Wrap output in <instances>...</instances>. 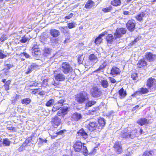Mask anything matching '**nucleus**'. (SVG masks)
<instances>
[{"label": "nucleus", "instance_id": "58836bf2", "mask_svg": "<svg viewBox=\"0 0 156 156\" xmlns=\"http://www.w3.org/2000/svg\"><path fill=\"white\" fill-rule=\"evenodd\" d=\"M51 53V50L49 48H45L44 50V54L46 56H47L49 55Z\"/></svg>", "mask_w": 156, "mask_h": 156}, {"label": "nucleus", "instance_id": "a18cd8bd", "mask_svg": "<svg viewBox=\"0 0 156 156\" xmlns=\"http://www.w3.org/2000/svg\"><path fill=\"white\" fill-rule=\"evenodd\" d=\"M32 53H34V55H38L40 54V51L38 50V48L35 49H33Z\"/></svg>", "mask_w": 156, "mask_h": 156}, {"label": "nucleus", "instance_id": "a19ab883", "mask_svg": "<svg viewBox=\"0 0 156 156\" xmlns=\"http://www.w3.org/2000/svg\"><path fill=\"white\" fill-rule=\"evenodd\" d=\"M81 151V152L84 153V154L85 155H87L88 154V151L87 147L85 146H83L82 148Z\"/></svg>", "mask_w": 156, "mask_h": 156}, {"label": "nucleus", "instance_id": "de8ad7c7", "mask_svg": "<svg viewBox=\"0 0 156 156\" xmlns=\"http://www.w3.org/2000/svg\"><path fill=\"white\" fill-rule=\"evenodd\" d=\"M31 140L32 138L31 137H29L26 140L24 143H25V144H26L27 145L28 144H29L30 142H31Z\"/></svg>", "mask_w": 156, "mask_h": 156}, {"label": "nucleus", "instance_id": "2eb2a0df", "mask_svg": "<svg viewBox=\"0 0 156 156\" xmlns=\"http://www.w3.org/2000/svg\"><path fill=\"white\" fill-rule=\"evenodd\" d=\"M98 123L99 126L98 125V129H101L105 124V119L103 118H100L98 119Z\"/></svg>", "mask_w": 156, "mask_h": 156}, {"label": "nucleus", "instance_id": "bf43d9fd", "mask_svg": "<svg viewBox=\"0 0 156 156\" xmlns=\"http://www.w3.org/2000/svg\"><path fill=\"white\" fill-rule=\"evenodd\" d=\"M104 68H105L102 65H101L100 66L99 68L96 70L95 72H98V71H100V70L103 69Z\"/></svg>", "mask_w": 156, "mask_h": 156}, {"label": "nucleus", "instance_id": "49530a36", "mask_svg": "<svg viewBox=\"0 0 156 156\" xmlns=\"http://www.w3.org/2000/svg\"><path fill=\"white\" fill-rule=\"evenodd\" d=\"M83 55H81L78 56V62L79 63H81L83 60L84 58L83 57Z\"/></svg>", "mask_w": 156, "mask_h": 156}, {"label": "nucleus", "instance_id": "7c9ffc66", "mask_svg": "<svg viewBox=\"0 0 156 156\" xmlns=\"http://www.w3.org/2000/svg\"><path fill=\"white\" fill-rule=\"evenodd\" d=\"M121 3L120 0H114L111 2V4L115 6H120Z\"/></svg>", "mask_w": 156, "mask_h": 156}, {"label": "nucleus", "instance_id": "a878e982", "mask_svg": "<svg viewBox=\"0 0 156 156\" xmlns=\"http://www.w3.org/2000/svg\"><path fill=\"white\" fill-rule=\"evenodd\" d=\"M121 136L123 138H130L129 135V131L128 130L126 131V129H125V131L122 132L121 135Z\"/></svg>", "mask_w": 156, "mask_h": 156}, {"label": "nucleus", "instance_id": "0eeeda50", "mask_svg": "<svg viewBox=\"0 0 156 156\" xmlns=\"http://www.w3.org/2000/svg\"><path fill=\"white\" fill-rule=\"evenodd\" d=\"M126 29L124 28L117 29L116 32L114 34L115 39H116L117 38L120 37L122 34L126 33Z\"/></svg>", "mask_w": 156, "mask_h": 156}, {"label": "nucleus", "instance_id": "79ce46f5", "mask_svg": "<svg viewBox=\"0 0 156 156\" xmlns=\"http://www.w3.org/2000/svg\"><path fill=\"white\" fill-rule=\"evenodd\" d=\"M27 145L26 144L23 143L22 145L19 148V151L20 152L23 151V150L25 149V147Z\"/></svg>", "mask_w": 156, "mask_h": 156}, {"label": "nucleus", "instance_id": "a211bd4d", "mask_svg": "<svg viewBox=\"0 0 156 156\" xmlns=\"http://www.w3.org/2000/svg\"><path fill=\"white\" fill-rule=\"evenodd\" d=\"M147 15L146 13L145 12H142L138 14L135 17L136 18L137 20L140 21L143 20V17L146 16Z\"/></svg>", "mask_w": 156, "mask_h": 156}, {"label": "nucleus", "instance_id": "393cba45", "mask_svg": "<svg viewBox=\"0 0 156 156\" xmlns=\"http://www.w3.org/2000/svg\"><path fill=\"white\" fill-rule=\"evenodd\" d=\"M148 92V90L147 88L142 87L140 88V90L137 91L136 93L137 94H142L147 93Z\"/></svg>", "mask_w": 156, "mask_h": 156}, {"label": "nucleus", "instance_id": "4be33fe9", "mask_svg": "<svg viewBox=\"0 0 156 156\" xmlns=\"http://www.w3.org/2000/svg\"><path fill=\"white\" fill-rule=\"evenodd\" d=\"M137 122L141 126L145 125L147 123V119L145 118H142L137 120Z\"/></svg>", "mask_w": 156, "mask_h": 156}, {"label": "nucleus", "instance_id": "c03bdc74", "mask_svg": "<svg viewBox=\"0 0 156 156\" xmlns=\"http://www.w3.org/2000/svg\"><path fill=\"white\" fill-rule=\"evenodd\" d=\"M76 23L74 22L69 23L68 24V27L69 29L73 28L75 27Z\"/></svg>", "mask_w": 156, "mask_h": 156}, {"label": "nucleus", "instance_id": "f03ea898", "mask_svg": "<svg viewBox=\"0 0 156 156\" xmlns=\"http://www.w3.org/2000/svg\"><path fill=\"white\" fill-rule=\"evenodd\" d=\"M88 99V94L85 91L81 92L79 94L77 95L76 97V100L77 102L80 103L83 102Z\"/></svg>", "mask_w": 156, "mask_h": 156}, {"label": "nucleus", "instance_id": "5fc2aeb1", "mask_svg": "<svg viewBox=\"0 0 156 156\" xmlns=\"http://www.w3.org/2000/svg\"><path fill=\"white\" fill-rule=\"evenodd\" d=\"M63 29L62 30L64 33H67L68 30V27H65L62 28Z\"/></svg>", "mask_w": 156, "mask_h": 156}, {"label": "nucleus", "instance_id": "f8f14e48", "mask_svg": "<svg viewBox=\"0 0 156 156\" xmlns=\"http://www.w3.org/2000/svg\"><path fill=\"white\" fill-rule=\"evenodd\" d=\"M51 122L54 127L56 128L60 124L61 119L57 116H55L52 118Z\"/></svg>", "mask_w": 156, "mask_h": 156}, {"label": "nucleus", "instance_id": "5701e85b", "mask_svg": "<svg viewBox=\"0 0 156 156\" xmlns=\"http://www.w3.org/2000/svg\"><path fill=\"white\" fill-rule=\"evenodd\" d=\"M72 117L75 121H78L82 118L81 115L79 113H75L73 115Z\"/></svg>", "mask_w": 156, "mask_h": 156}, {"label": "nucleus", "instance_id": "b1692460", "mask_svg": "<svg viewBox=\"0 0 156 156\" xmlns=\"http://www.w3.org/2000/svg\"><path fill=\"white\" fill-rule=\"evenodd\" d=\"M120 98H124L126 95V92L124 90L123 88H121L119 91Z\"/></svg>", "mask_w": 156, "mask_h": 156}, {"label": "nucleus", "instance_id": "37998d69", "mask_svg": "<svg viewBox=\"0 0 156 156\" xmlns=\"http://www.w3.org/2000/svg\"><path fill=\"white\" fill-rule=\"evenodd\" d=\"M153 153L151 151H146L144 152L142 156H152Z\"/></svg>", "mask_w": 156, "mask_h": 156}, {"label": "nucleus", "instance_id": "e2e57ef3", "mask_svg": "<svg viewBox=\"0 0 156 156\" xmlns=\"http://www.w3.org/2000/svg\"><path fill=\"white\" fill-rule=\"evenodd\" d=\"M65 131L66 130H61L57 132L56 133L57 135H61L63 133L64 131Z\"/></svg>", "mask_w": 156, "mask_h": 156}, {"label": "nucleus", "instance_id": "4468645a", "mask_svg": "<svg viewBox=\"0 0 156 156\" xmlns=\"http://www.w3.org/2000/svg\"><path fill=\"white\" fill-rule=\"evenodd\" d=\"M82 147V144L80 141L77 142L73 145V148L76 152L80 151L81 150Z\"/></svg>", "mask_w": 156, "mask_h": 156}, {"label": "nucleus", "instance_id": "774afa93", "mask_svg": "<svg viewBox=\"0 0 156 156\" xmlns=\"http://www.w3.org/2000/svg\"><path fill=\"white\" fill-rule=\"evenodd\" d=\"M38 83H36V82H35V83H33L31 85H30L31 86H35V87H36L37 86V85H38Z\"/></svg>", "mask_w": 156, "mask_h": 156}, {"label": "nucleus", "instance_id": "cd10ccee", "mask_svg": "<svg viewBox=\"0 0 156 156\" xmlns=\"http://www.w3.org/2000/svg\"><path fill=\"white\" fill-rule=\"evenodd\" d=\"M101 85L104 88H107L108 86V81L105 80H101L100 81Z\"/></svg>", "mask_w": 156, "mask_h": 156}, {"label": "nucleus", "instance_id": "8fccbe9b", "mask_svg": "<svg viewBox=\"0 0 156 156\" xmlns=\"http://www.w3.org/2000/svg\"><path fill=\"white\" fill-rule=\"evenodd\" d=\"M111 10V7H109L106 8H104L102 9V10L105 12H109Z\"/></svg>", "mask_w": 156, "mask_h": 156}, {"label": "nucleus", "instance_id": "ddd939ff", "mask_svg": "<svg viewBox=\"0 0 156 156\" xmlns=\"http://www.w3.org/2000/svg\"><path fill=\"white\" fill-rule=\"evenodd\" d=\"M39 66L35 63H32L31 65L29 67L27 70L26 72V73L28 74L31 72L33 70L38 69Z\"/></svg>", "mask_w": 156, "mask_h": 156}, {"label": "nucleus", "instance_id": "1a4fd4ad", "mask_svg": "<svg viewBox=\"0 0 156 156\" xmlns=\"http://www.w3.org/2000/svg\"><path fill=\"white\" fill-rule=\"evenodd\" d=\"M64 102V101L62 99L56 102L54 105L53 108L52 109V111L55 112L56 111L59 109L63 105Z\"/></svg>", "mask_w": 156, "mask_h": 156}, {"label": "nucleus", "instance_id": "473e14b6", "mask_svg": "<svg viewBox=\"0 0 156 156\" xmlns=\"http://www.w3.org/2000/svg\"><path fill=\"white\" fill-rule=\"evenodd\" d=\"M30 39V37H27L26 36H24L22 37L21 39L20 40V41L22 43H24L27 41H29Z\"/></svg>", "mask_w": 156, "mask_h": 156}, {"label": "nucleus", "instance_id": "20e7f679", "mask_svg": "<svg viewBox=\"0 0 156 156\" xmlns=\"http://www.w3.org/2000/svg\"><path fill=\"white\" fill-rule=\"evenodd\" d=\"M54 77L55 80L58 82L64 81L66 79L65 76L62 73L57 72V70L54 71Z\"/></svg>", "mask_w": 156, "mask_h": 156}, {"label": "nucleus", "instance_id": "603ef678", "mask_svg": "<svg viewBox=\"0 0 156 156\" xmlns=\"http://www.w3.org/2000/svg\"><path fill=\"white\" fill-rule=\"evenodd\" d=\"M108 79L110 82L112 83H115L116 82V80L113 78L109 77Z\"/></svg>", "mask_w": 156, "mask_h": 156}, {"label": "nucleus", "instance_id": "dca6fc26", "mask_svg": "<svg viewBox=\"0 0 156 156\" xmlns=\"http://www.w3.org/2000/svg\"><path fill=\"white\" fill-rule=\"evenodd\" d=\"M50 34L53 37H56L60 35V33L58 30L52 29L50 30Z\"/></svg>", "mask_w": 156, "mask_h": 156}, {"label": "nucleus", "instance_id": "13d9d810", "mask_svg": "<svg viewBox=\"0 0 156 156\" xmlns=\"http://www.w3.org/2000/svg\"><path fill=\"white\" fill-rule=\"evenodd\" d=\"M19 95L16 94V97H15L14 100H12V102H15L18 99H19Z\"/></svg>", "mask_w": 156, "mask_h": 156}, {"label": "nucleus", "instance_id": "72a5a7b5", "mask_svg": "<svg viewBox=\"0 0 156 156\" xmlns=\"http://www.w3.org/2000/svg\"><path fill=\"white\" fill-rule=\"evenodd\" d=\"M54 102V100L51 99L46 103L45 105L48 107L51 106L53 105Z\"/></svg>", "mask_w": 156, "mask_h": 156}, {"label": "nucleus", "instance_id": "ea45409f", "mask_svg": "<svg viewBox=\"0 0 156 156\" xmlns=\"http://www.w3.org/2000/svg\"><path fill=\"white\" fill-rule=\"evenodd\" d=\"M3 144L6 146H9L10 145V142L9 139L5 138L3 139Z\"/></svg>", "mask_w": 156, "mask_h": 156}, {"label": "nucleus", "instance_id": "c85d7f7f", "mask_svg": "<svg viewBox=\"0 0 156 156\" xmlns=\"http://www.w3.org/2000/svg\"><path fill=\"white\" fill-rule=\"evenodd\" d=\"M154 80L152 78H150L147 80V85L149 88H150L152 86L154 83Z\"/></svg>", "mask_w": 156, "mask_h": 156}, {"label": "nucleus", "instance_id": "39448f33", "mask_svg": "<svg viewBox=\"0 0 156 156\" xmlns=\"http://www.w3.org/2000/svg\"><path fill=\"white\" fill-rule=\"evenodd\" d=\"M86 125V127L90 130H93L95 128L98 129V125L96 121L94 120H90L89 122Z\"/></svg>", "mask_w": 156, "mask_h": 156}, {"label": "nucleus", "instance_id": "680f3d73", "mask_svg": "<svg viewBox=\"0 0 156 156\" xmlns=\"http://www.w3.org/2000/svg\"><path fill=\"white\" fill-rule=\"evenodd\" d=\"M51 83L55 86H56L59 84L58 83L56 82L54 80L52 81Z\"/></svg>", "mask_w": 156, "mask_h": 156}, {"label": "nucleus", "instance_id": "864d4df0", "mask_svg": "<svg viewBox=\"0 0 156 156\" xmlns=\"http://www.w3.org/2000/svg\"><path fill=\"white\" fill-rule=\"evenodd\" d=\"M21 54L23 55L27 58H29L30 57V55L26 53L23 52Z\"/></svg>", "mask_w": 156, "mask_h": 156}, {"label": "nucleus", "instance_id": "6e6d98bb", "mask_svg": "<svg viewBox=\"0 0 156 156\" xmlns=\"http://www.w3.org/2000/svg\"><path fill=\"white\" fill-rule=\"evenodd\" d=\"M38 48V46L36 44V43H34L33 44L32 49H37Z\"/></svg>", "mask_w": 156, "mask_h": 156}, {"label": "nucleus", "instance_id": "f704fd0d", "mask_svg": "<svg viewBox=\"0 0 156 156\" xmlns=\"http://www.w3.org/2000/svg\"><path fill=\"white\" fill-rule=\"evenodd\" d=\"M31 100L29 98H26L23 99L21 101V103L23 104L27 105L29 104L31 102Z\"/></svg>", "mask_w": 156, "mask_h": 156}, {"label": "nucleus", "instance_id": "423d86ee", "mask_svg": "<svg viewBox=\"0 0 156 156\" xmlns=\"http://www.w3.org/2000/svg\"><path fill=\"white\" fill-rule=\"evenodd\" d=\"M136 22L134 20H129L126 23V27L128 30L131 32L133 31L135 29Z\"/></svg>", "mask_w": 156, "mask_h": 156}, {"label": "nucleus", "instance_id": "6ab92c4d", "mask_svg": "<svg viewBox=\"0 0 156 156\" xmlns=\"http://www.w3.org/2000/svg\"><path fill=\"white\" fill-rule=\"evenodd\" d=\"M105 34V32H104L99 35L95 39L94 42L96 44H100L102 41V37L104 36Z\"/></svg>", "mask_w": 156, "mask_h": 156}, {"label": "nucleus", "instance_id": "c756f323", "mask_svg": "<svg viewBox=\"0 0 156 156\" xmlns=\"http://www.w3.org/2000/svg\"><path fill=\"white\" fill-rule=\"evenodd\" d=\"M89 60L91 61H98V58L94 54H90L89 57Z\"/></svg>", "mask_w": 156, "mask_h": 156}, {"label": "nucleus", "instance_id": "4c0bfd02", "mask_svg": "<svg viewBox=\"0 0 156 156\" xmlns=\"http://www.w3.org/2000/svg\"><path fill=\"white\" fill-rule=\"evenodd\" d=\"M96 103V101H88L86 104V106L90 107L94 105Z\"/></svg>", "mask_w": 156, "mask_h": 156}, {"label": "nucleus", "instance_id": "412c9836", "mask_svg": "<svg viewBox=\"0 0 156 156\" xmlns=\"http://www.w3.org/2000/svg\"><path fill=\"white\" fill-rule=\"evenodd\" d=\"M94 5V2L91 0H88L85 5V7L86 9H90Z\"/></svg>", "mask_w": 156, "mask_h": 156}, {"label": "nucleus", "instance_id": "052dcab7", "mask_svg": "<svg viewBox=\"0 0 156 156\" xmlns=\"http://www.w3.org/2000/svg\"><path fill=\"white\" fill-rule=\"evenodd\" d=\"M139 40V38H136L131 43V45L134 44Z\"/></svg>", "mask_w": 156, "mask_h": 156}, {"label": "nucleus", "instance_id": "6e6552de", "mask_svg": "<svg viewBox=\"0 0 156 156\" xmlns=\"http://www.w3.org/2000/svg\"><path fill=\"white\" fill-rule=\"evenodd\" d=\"M145 57L149 62H153L156 59V54L151 52H147Z\"/></svg>", "mask_w": 156, "mask_h": 156}, {"label": "nucleus", "instance_id": "2f4dec72", "mask_svg": "<svg viewBox=\"0 0 156 156\" xmlns=\"http://www.w3.org/2000/svg\"><path fill=\"white\" fill-rule=\"evenodd\" d=\"M137 65L138 66H144L147 65V62L144 59H143L139 61Z\"/></svg>", "mask_w": 156, "mask_h": 156}, {"label": "nucleus", "instance_id": "f3484780", "mask_svg": "<svg viewBox=\"0 0 156 156\" xmlns=\"http://www.w3.org/2000/svg\"><path fill=\"white\" fill-rule=\"evenodd\" d=\"M5 66L6 67L3 69L4 73L5 75H7L8 73V70L13 66V65L10 64H6L5 65Z\"/></svg>", "mask_w": 156, "mask_h": 156}, {"label": "nucleus", "instance_id": "f257e3e1", "mask_svg": "<svg viewBox=\"0 0 156 156\" xmlns=\"http://www.w3.org/2000/svg\"><path fill=\"white\" fill-rule=\"evenodd\" d=\"M61 70L65 74L70 73L73 71V69L69 63L67 62L62 63L60 67Z\"/></svg>", "mask_w": 156, "mask_h": 156}, {"label": "nucleus", "instance_id": "7ed1b4c3", "mask_svg": "<svg viewBox=\"0 0 156 156\" xmlns=\"http://www.w3.org/2000/svg\"><path fill=\"white\" fill-rule=\"evenodd\" d=\"M102 93V92L101 89L96 87H93L90 90L91 95L94 98L100 97Z\"/></svg>", "mask_w": 156, "mask_h": 156}, {"label": "nucleus", "instance_id": "9b49d317", "mask_svg": "<svg viewBox=\"0 0 156 156\" xmlns=\"http://www.w3.org/2000/svg\"><path fill=\"white\" fill-rule=\"evenodd\" d=\"M114 147L115 151L117 154H119L122 152V147L121 142L119 141L116 142L114 145Z\"/></svg>", "mask_w": 156, "mask_h": 156}, {"label": "nucleus", "instance_id": "9d476101", "mask_svg": "<svg viewBox=\"0 0 156 156\" xmlns=\"http://www.w3.org/2000/svg\"><path fill=\"white\" fill-rule=\"evenodd\" d=\"M76 136L78 138H82L84 139L87 138L88 135L83 129L79 130L77 132Z\"/></svg>", "mask_w": 156, "mask_h": 156}, {"label": "nucleus", "instance_id": "09e8293b", "mask_svg": "<svg viewBox=\"0 0 156 156\" xmlns=\"http://www.w3.org/2000/svg\"><path fill=\"white\" fill-rule=\"evenodd\" d=\"M3 51L0 50V58L3 59L5 58L6 56V55H4L3 53Z\"/></svg>", "mask_w": 156, "mask_h": 156}, {"label": "nucleus", "instance_id": "e433bc0d", "mask_svg": "<svg viewBox=\"0 0 156 156\" xmlns=\"http://www.w3.org/2000/svg\"><path fill=\"white\" fill-rule=\"evenodd\" d=\"M136 130H133L131 132H130L129 131V135L130 138L132 139L133 138L136 136Z\"/></svg>", "mask_w": 156, "mask_h": 156}, {"label": "nucleus", "instance_id": "bb28decb", "mask_svg": "<svg viewBox=\"0 0 156 156\" xmlns=\"http://www.w3.org/2000/svg\"><path fill=\"white\" fill-rule=\"evenodd\" d=\"M106 40L108 43H111L113 40L115 39L114 36L113 37L111 34H108L106 37Z\"/></svg>", "mask_w": 156, "mask_h": 156}, {"label": "nucleus", "instance_id": "4d7b16f0", "mask_svg": "<svg viewBox=\"0 0 156 156\" xmlns=\"http://www.w3.org/2000/svg\"><path fill=\"white\" fill-rule=\"evenodd\" d=\"M73 14L71 13L68 16H66L65 17V18L68 19H70V18H71V17H73Z\"/></svg>", "mask_w": 156, "mask_h": 156}, {"label": "nucleus", "instance_id": "3c124183", "mask_svg": "<svg viewBox=\"0 0 156 156\" xmlns=\"http://www.w3.org/2000/svg\"><path fill=\"white\" fill-rule=\"evenodd\" d=\"M137 77V74L136 73H133L131 75V77L134 80L136 79V78Z\"/></svg>", "mask_w": 156, "mask_h": 156}, {"label": "nucleus", "instance_id": "aec40b11", "mask_svg": "<svg viewBox=\"0 0 156 156\" xmlns=\"http://www.w3.org/2000/svg\"><path fill=\"white\" fill-rule=\"evenodd\" d=\"M120 72V70L118 68L113 67L111 69V74L112 75H117L119 74Z\"/></svg>", "mask_w": 156, "mask_h": 156}, {"label": "nucleus", "instance_id": "338daca9", "mask_svg": "<svg viewBox=\"0 0 156 156\" xmlns=\"http://www.w3.org/2000/svg\"><path fill=\"white\" fill-rule=\"evenodd\" d=\"M61 114L62 115V112L61 109L59 110L57 113V114L59 115H61Z\"/></svg>", "mask_w": 156, "mask_h": 156}, {"label": "nucleus", "instance_id": "c9c22d12", "mask_svg": "<svg viewBox=\"0 0 156 156\" xmlns=\"http://www.w3.org/2000/svg\"><path fill=\"white\" fill-rule=\"evenodd\" d=\"M69 108L67 106H64L61 109L63 115L66 114L69 111Z\"/></svg>", "mask_w": 156, "mask_h": 156}, {"label": "nucleus", "instance_id": "0e129e2a", "mask_svg": "<svg viewBox=\"0 0 156 156\" xmlns=\"http://www.w3.org/2000/svg\"><path fill=\"white\" fill-rule=\"evenodd\" d=\"M39 140H40V141L42 143L43 142H44V143H46L47 142V140L46 139H43L41 138H39Z\"/></svg>", "mask_w": 156, "mask_h": 156}, {"label": "nucleus", "instance_id": "69168bd1", "mask_svg": "<svg viewBox=\"0 0 156 156\" xmlns=\"http://www.w3.org/2000/svg\"><path fill=\"white\" fill-rule=\"evenodd\" d=\"M5 89L6 90H8L9 89V85L5 84L4 85Z\"/></svg>", "mask_w": 156, "mask_h": 156}]
</instances>
